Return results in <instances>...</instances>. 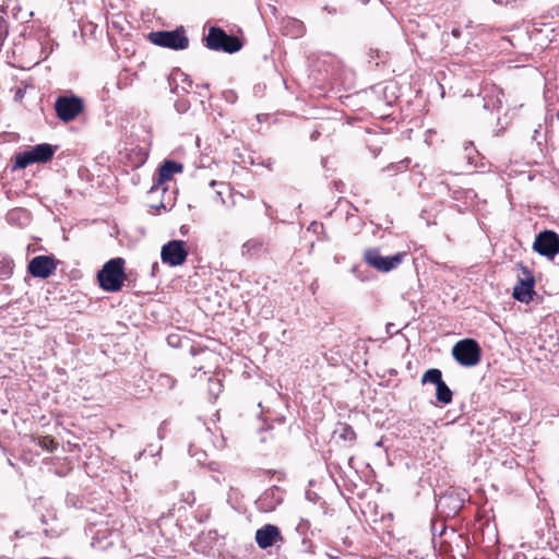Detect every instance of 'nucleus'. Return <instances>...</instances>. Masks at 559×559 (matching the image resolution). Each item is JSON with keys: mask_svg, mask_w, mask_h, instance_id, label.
I'll list each match as a JSON object with an SVG mask.
<instances>
[{"mask_svg": "<svg viewBox=\"0 0 559 559\" xmlns=\"http://www.w3.org/2000/svg\"><path fill=\"white\" fill-rule=\"evenodd\" d=\"M99 286L106 292H118L121 289L124 274V260L114 258L107 261L103 269L97 273Z\"/></svg>", "mask_w": 559, "mask_h": 559, "instance_id": "f257e3e1", "label": "nucleus"}, {"mask_svg": "<svg viewBox=\"0 0 559 559\" xmlns=\"http://www.w3.org/2000/svg\"><path fill=\"white\" fill-rule=\"evenodd\" d=\"M205 46L210 50L234 53L242 48V41L235 35L227 34L218 26H212L204 38Z\"/></svg>", "mask_w": 559, "mask_h": 559, "instance_id": "f03ea898", "label": "nucleus"}, {"mask_svg": "<svg viewBox=\"0 0 559 559\" xmlns=\"http://www.w3.org/2000/svg\"><path fill=\"white\" fill-rule=\"evenodd\" d=\"M451 353L459 365L471 368L480 362L483 352L476 340L467 337L456 342Z\"/></svg>", "mask_w": 559, "mask_h": 559, "instance_id": "7ed1b4c3", "label": "nucleus"}, {"mask_svg": "<svg viewBox=\"0 0 559 559\" xmlns=\"http://www.w3.org/2000/svg\"><path fill=\"white\" fill-rule=\"evenodd\" d=\"M56 150L57 146L41 143L33 146L31 150L17 153L14 156L13 169H24L35 163H47L53 157Z\"/></svg>", "mask_w": 559, "mask_h": 559, "instance_id": "20e7f679", "label": "nucleus"}, {"mask_svg": "<svg viewBox=\"0 0 559 559\" xmlns=\"http://www.w3.org/2000/svg\"><path fill=\"white\" fill-rule=\"evenodd\" d=\"M147 38L154 45L174 50H183L189 46V38L183 26H179L174 31L151 32Z\"/></svg>", "mask_w": 559, "mask_h": 559, "instance_id": "39448f33", "label": "nucleus"}, {"mask_svg": "<svg viewBox=\"0 0 559 559\" xmlns=\"http://www.w3.org/2000/svg\"><path fill=\"white\" fill-rule=\"evenodd\" d=\"M406 255V252H397L393 255L384 257L381 254L379 248H367L364 251L365 262L374 270L382 273H388L397 269Z\"/></svg>", "mask_w": 559, "mask_h": 559, "instance_id": "423d86ee", "label": "nucleus"}, {"mask_svg": "<svg viewBox=\"0 0 559 559\" xmlns=\"http://www.w3.org/2000/svg\"><path fill=\"white\" fill-rule=\"evenodd\" d=\"M57 117L63 122L74 120L83 110V99L75 95H62L55 102Z\"/></svg>", "mask_w": 559, "mask_h": 559, "instance_id": "0eeeda50", "label": "nucleus"}, {"mask_svg": "<svg viewBox=\"0 0 559 559\" xmlns=\"http://www.w3.org/2000/svg\"><path fill=\"white\" fill-rule=\"evenodd\" d=\"M522 275L518 277V284L513 287L512 296L515 300L528 304L535 295V276L533 272L523 263L518 264Z\"/></svg>", "mask_w": 559, "mask_h": 559, "instance_id": "6e6552de", "label": "nucleus"}, {"mask_svg": "<svg viewBox=\"0 0 559 559\" xmlns=\"http://www.w3.org/2000/svg\"><path fill=\"white\" fill-rule=\"evenodd\" d=\"M188 257L186 241L170 240L162 247L160 259L170 266L182 265Z\"/></svg>", "mask_w": 559, "mask_h": 559, "instance_id": "1a4fd4ad", "label": "nucleus"}, {"mask_svg": "<svg viewBox=\"0 0 559 559\" xmlns=\"http://www.w3.org/2000/svg\"><path fill=\"white\" fill-rule=\"evenodd\" d=\"M533 249L543 257L555 258L559 253V235L547 229L540 231L535 238Z\"/></svg>", "mask_w": 559, "mask_h": 559, "instance_id": "9d476101", "label": "nucleus"}, {"mask_svg": "<svg viewBox=\"0 0 559 559\" xmlns=\"http://www.w3.org/2000/svg\"><path fill=\"white\" fill-rule=\"evenodd\" d=\"M57 263L52 255H36L28 262L27 271L34 277L48 278L55 273Z\"/></svg>", "mask_w": 559, "mask_h": 559, "instance_id": "9b49d317", "label": "nucleus"}, {"mask_svg": "<svg viewBox=\"0 0 559 559\" xmlns=\"http://www.w3.org/2000/svg\"><path fill=\"white\" fill-rule=\"evenodd\" d=\"M284 492L277 487L273 486L264 490V492L257 500L258 509L263 512H272L283 501Z\"/></svg>", "mask_w": 559, "mask_h": 559, "instance_id": "f8f14e48", "label": "nucleus"}, {"mask_svg": "<svg viewBox=\"0 0 559 559\" xmlns=\"http://www.w3.org/2000/svg\"><path fill=\"white\" fill-rule=\"evenodd\" d=\"M282 542L281 531L276 525L265 524L255 532V542L261 549H266Z\"/></svg>", "mask_w": 559, "mask_h": 559, "instance_id": "ddd939ff", "label": "nucleus"}, {"mask_svg": "<svg viewBox=\"0 0 559 559\" xmlns=\"http://www.w3.org/2000/svg\"><path fill=\"white\" fill-rule=\"evenodd\" d=\"M463 504L464 498H461L455 492H447L439 498L437 508L450 516L455 515L462 509Z\"/></svg>", "mask_w": 559, "mask_h": 559, "instance_id": "4468645a", "label": "nucleus"}, {"mask_svg": "<svg viewBox=\"0 0 559 559\" xmlns=\"http://www.w3.org/2000/svg\"><path fill=\"white\" fill-rule=\"evenodd\" d=\"M183 169L181 163L176 160L166 159L158 168V177L156 183L153 186L152 190L158 188L160 185L170 180L174 174H179Z\"/></svg>", "mask_w": 559, "mask_h": 559, "instance_id": "2eb2a0df", "label": "nucleus"}, {"mask_svg": "<svg viewBox=\"0 0 559 559\" xmlns=\"http://www.w3.org/2000/svg\"><path fill=\"white\" fill-rule=\"evenodd\" d=\"M267 251L269 243L263 238H251L241 247V254L248 258H259Z\"/></svg>", "mask_w": 559, "mask_h": 559, "instance_id": "dca6fc26", "label": "nucleus"}, {"mask_svg": "<svg viewBox=\"0 0 559 559\" xmlns=\"http://www.w3.org/2000/svg\"><path fill=\"white\" fill-rule=\"evenodd\" d=\"M114 537H118V534L115 531L108 532V530L97 528L94 532V536L92 539V547L106 550L109 546L114 544Z\"/></svg>", "mask_w": 559, "mask_h": 559, "instance_id": "f3484780", "label": "nucleus"}, {"mask_svg": "<svg viewBox=\"0 0 559 559\" xmlns=\"http://www.w3.org/2000/svg\"><path fill=\"white\" fill-rule=\"evenodd\" d=\"M503 93L501 90L492 88L490 94H486L484 96V108L486 109H499L502 106V97Z\"/></svg>", "mask_w": 559, "mask_h": 559, "instance_id": "a211bd4d", "label": "nucleus"}, {"mask_svg": "<svg viewBox=\"0 0 559 559\" xmlns=\"http://www.w3.org/2000/svg\"><path fill=\"white\" fill-rule=\"evenodd\" d=\"M173 82L179 81L180 90L183 93H188L193 82L188 74L182 72L180 69H174L171 72Z\"/></svg>", "mask_w": 559, "mask_h": 559, "instance_id": "6ab92c4d", "label": "nucleus"}, {"mask_svg": "<svg viewBox=\"0 0 559 559\" xmlns=\"http://www.w3.org/2000/svg\"><path fill=\"white\" fill-rule=\"evenodd\" d=\"M453 393L448 384L442 381L436 386V399L441 404H450L452 402Z\"/></svg>", "mask_w": 559, "mask_h": 559, "instance_id": "aec40b11", "label": "nucleus"}, {"mask_svg": "<svg viewBox=\"0 0 559 559\" xmlns=\"http://www.w3.org/2000/svg\"><path fill=\"white\" fill-rule=\"evenodd\" d=\"M14 269L13 260L8 255L0 254V281L11 277Z\"/></svg>", "mask_w": 559, "mask_h": 559, "instance_id": "412c9836", "label": "nucleus"}, {"mask_svg": "<svg viewBox=\"0 0 559 559\" xmlns=\"http://www.w3.org/2000/svg\"><path fill=\"white\" fill-rule=\"evenodd\" d=\"M442 381H443L442 380V372L438 368H430V369H428L427 371H425V373L421 377V383L423 384L431 383V384H435L437 386Z\"/></svg>", "mask_w": 559, "mask_h": 559, "instance_id": "4be33fe9", "label": "nucleus"}, {"mask_svg": "<svg viewBox=\"0 0 559 559\" xmlns=\"http://www.w3.org/2000/svg\"><path fill=\"white\" fill-rule=\"evenodd\" d=\"M37 444L41 449L47 450L48 452H53L58 447V443L50 436L39 437L37 440Z\"/></svg>", "mask_w": 559, "mask_h": 559, "instance_id": "5701e85b", "label": "nucleus"}, {"mask_svg": "<svg viewBox=\"0 0 559 559\" xmlns=\"http://www.w3.org/2000/svg\"><path fill=\"white\" fill-rule=\"evenodd\" d=\"M338 436L344 441L353 442L356 439V432L349 425H342Z\"/></svg>", "mask_w": 559, "mask_h": 559, "instance_id": "b1692460", "label": "nucleus"}, {"mask_svg": "<svg viewBox=\"0 0 559 559\" xmlns=\"http://www.w3.org/2000/svg\"><path fill=\"white\" fill-rule=\"evenodd\" d=\"M158 384L162 388L173 389L176 384V380L169 374H160L158 377Z\"/></svg>", "mask_w": 559, "mask_h": 559, "instance_id": "393cba45", "label": "nucleus"}, {"mask_svg": "<svg viewBox=\"0 0 559 559\" xmlns=\"http://www.w3.org/2000/svg\"><path fill=\"white\" fill-rule=\"evenodd\" d=\"M175 108L179 114H183L190 108V103L187 99L179 98L175 102Z\"/></svg>", "mask_w": 559, "mask_h": 559, "instance_id": "a878e982", "label": "nucleus"}, {"mask_svg": "<svg viewBox=\"0 0 559 559\" xmlns=\"http://www.w3.org/2000/svg\"><path fill=\"white\" fill-rule=\"evenodd\" d=\"M8 35V23L4 16L0 13V40H3Z\"/></svg>", "mask_w": 559, "mask_h": 559, "instance_id": "bb28decb", "label": "nucleus"}, {"mask_svg": "<svg viewBox=\"0 0 559 559\" xmlns=\"http://www.w3.org/2000/svg\"><path fill=\"white\" fill-rule=\"evenodd\" d=\"M168 85L171 93L179 94L180 85L179 81L173 82L171 74L168 76Z\"/></svg>", "mask_w": 559, "mask_h": 559, "instance_id": "cd10ccee", "label": "nucleus"}, {"mask_svg": "<svg viewBox=\"0 0 559 559\" xmlns=\"http://www.w3.org/2000/svg\"><path fill=\"white\" fill-rule=\"evenodd\" d=\"M406 165L404 164V162H399L397 164H391L389 165L385 170L388 171H391V170H396V171H402L404 169H406Z\"/></svg>", "mask_w": 559, "mask_h": 559, "instance_id": "c85d7f7f", "label": "nucleus"}, {"mask_svg": "<svg viewBox=\"0 0 559 559\" xmlns=\"http://www.w3.org/2000/svg\"><path fill=\"white\" fill-rule=\"evenodd\" d=\"M221 382L219 380H211L210 381V391L213 392V391H221Z\"/></svg>", "mask_w": 559, "mask_h": 559, "instance_id": "c756f323", "label": "nucleus"}, {"mask_svg": "<svg viewBox=\"0 0 559 559\" xmlns=\"http://www.w3.org/2000/svg\"><path fill=\"white\" fill-rule=\"evenodd\" d=\"M451 34H452L453 37L459 38L461 36V29L459 27H454L451 31Z\"/></svg>", "mask_w": 559, "mask_h": 559, "instance_id": "7c9ffc66", "label": "nucleus"}, {"mask_svg": "<svg viewBox=\"0 0 559 559\" xmlns=\"http://www.w3.org/2000/svg\"><path fill=\"white\" fill-rule=\"evenodd\" d=\"M20 213H25V212H24V211H22V210H14V211H12V212H10V213H9V218H10V219H13V218H14V216H15L16 214H20Z\"/></svg>", "mask_w": 559, "mask_h": 559, "instance_id": "2f4dec72", "label": "nucleus"}, {"mask_svg": "<svg viewBox=\"0 0 559 559\" xmlns=\"http://www.w3.org/2000/svg\"><path fill=\"white\" fill-rule=\"evenodd\" d=\"M319 136H320V131H318V130H314V131L310 134V139H311L312 141L317 140Z\"/></svg>", "mask_w": 559, "mask_h": 559, "instance_id": "473e14b6", "label": "nucleus"}, {"mask_svg": "<svg viewBox=\"0 0 559 559\" xmlns=\"http://www.w3.org/2000/svg\"><path fill=\"white\" fill-rule=\"evenodd\" d=\"M493 1L497 3H500V4H509L511 2H514L515 0H493Z\"/></svg>", "mask_w": 559, "mask_h": 559, "instance_id": "72a5a7b5", "label": "nucleus"}, {"mask_svg": "<svg viewBox=\"0 0 559 559\" xmlns=\"http://www.w3.org/2000/svg\"><path fill=\"white\" fill-rule=\"evenodd\" d=\"M263 205L265 206V210H266V215L271 217V214H270V210H271V205L267 204L266 202L263 201Z\"/></svg>", "mask_w": 559, "mask_h": 559, "instance_id": "f704fd0d", "label": "nucleus"}, {"mask_svg": "<svg viewBox=\"0 0 559 559\" xmlns=\"http://www.w3.org/2000/svg\"><path fill=\"white\" fill-rule=\"evenodd\" d=\"M163 425H164V423H163V424L160 425V427L158 428V437H159V438H163V437H162V435H163V431H162V430H163Z\"/></svg>", "mask_w": 559, "mask_h": 559, "instance_id": "c9c22d12", "label": "nucleus"}, {"mask_svg": "<svg viewBox=\"0 0 559 559\" xmlns=\"http://www.w3.org/2000/svg\"><path fill=\"white\" fill-rule=\"evenodd\" d=\"M145 451H141L139 452L138 456H136V460H139L143 454H144Z\"/></svg>", "mask_w": 559, "mask_h": 559, "instance_id": "e433bc0d", "label": "nucleus"}, {"mask_svg": "<svg viewBox=\"0 0 559 559\" xmlns=\"http://www.w3.org/2000/svg\"><path fill=\"white\" fill-rule=\"evenodd\" d=\"M209 86H210L209 84H203L201 87H202L203 90H209Z\"/></svg>", "mask_w": 559, "mask_h": 559, "instance_id": "4c0bfd02", "label": "nucleus"}, {"mask_svg": "<svg viewBox=\"0 0 559 559\" xmlns=\"http://www.w3.org/2000/svg\"><path fill=\"white\" fill-rule=\"evenodd\" d=\"M199 95H200V96H202V97H205V96H206V94L204 93V91L199 92Z\"/></svg>", "mask_w": 559, "mask_h": 559, "instance_id": "58836bf2", "label": "nucleus"}, {"mask_svg": "<svg viewBox=\"0 0 559 559\" xmlns=\"http://www.w3.org/2000/svg\"><path fill=\"white\" fill-rule=\"evenodd\" d=\"M537 133H538V130H535L533 139H536Z\"/></svg>", "mask_w": 559, "mask_h": 559, "instance_id": "ea45409f", "label": "nucleus"}, {"mask_svg": "<svg viewBox=\"0 0 559 559\" xmlns=\"http://www.w3.org/2000/svg\"><path fill=\"white\" fill-rule=\"evenodd\" d=\"M537 133H538V130H535L533 139H536Z\"/></svg>", "mask_w": 559, "mask_h": 559, "instance_id": "a19ab883", "label": "nucleus"}, {"mask_svg": "<svg viewBox=\"0 0 559 559\" xmlns=\"http://www.w3.org/2000/svg\"><path fill=\"white\" fill-rule=\"evenodd\" d=\"M214 465H217L216 463H211V468L215 471Z\"/></svg>", "mask_w": 559, "mask_h": 559, "instance_id": "79ce46f5", "label": "nucleus"}, {"mask_svg": "<svg viewBox=\"0 0 559 559\" xmlns=\"http://www.w3.org/2000/svg\"><path fill=\"white\" fill-rule=\"evenodd\" d=\"M373 52H377V53H378V51H377V50H376V51H373V49H370V53H373ZM370 56L372 57V55H370Z\"/></svg>", "mask_w": 559, "mask_h": 559, "instance_id": "37998d69", "label": "nucleus"}, {"mask_svg": "<svg viewBox=\"0 0 559 559\" xmlns=\"http://www.w3.org/2000/svg\"><path fill=\"white\" fill-rule=\"evenodd\" d=\"M557 119L559 120V110L557 111Z\"/></svg>", "mask_w": 559, "mask_h": 559, "instance_id": "c03bdc74", "label": "nucleus"}]
</instances>
